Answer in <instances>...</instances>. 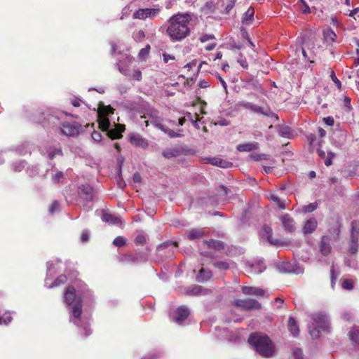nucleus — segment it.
Instances as JSON below:
<instances>
[{"label": "nucleus", "instance_id": "obj_1", "mask_svg": "<svg viewBox=\"0 0 359 359\" xmlns=\"http://www.w3.org/2000/svg\"><path fill=\"white\" fill-rule=\"evenodd\" d=\"M193 17L190 13H178L170 17L165 34L171 41H182L190 35Z\"/></svg>", "mask_w": 359, "mask_h": 359}, {"label": "nucleus", "instance_id": "obj_2", "mask_svg": "<svg viewBox=\"0 0 359 359\" xmlns=\"http://www.w3.org/2000/svg\"><path fill=\"white\" fill-rule=\"evenodd\" d=\"M248 343L263 358H271L274 355L275 344L266 334L261 332L252 333L248 337Z\"/></svg>", "mask_w": 359, "mask_h": 359}, {"label": "nucleus", "instance_id": "obj_3", "mask_svg": "<svg viewBox=\"0 0 359 359\" xmlns=\"http://www.w3.org/2000/svg\"><path fill=\"white\" fill-rule=\"evenodd\" d=\"M65 299L67 304L69 306L70 312L74 318L73 323L78 327L80 326V316L82 313V299L80 295L76 293V290L73 286H69L67 289L65 294Z\"/></svg>", "mask_w": 359, "mask_h": 359}, {"label": "nucleus", "instance_id": "obj_4", "mask_svg": "<svg viewBox=\"0 0 359 359\" xmlns=\"http://www.w3.org/2000/svg\"><path fill=\"white\" fill-rule=\"evenodd\" d=\"M141 118L143 119V121L140 123L142 126H144L145 127H147L150 123L157 128L164 132L171 138L180 137L182 136L181 130H179L178 132H175L162 124L163 119L158 116V112L157 111H153L150 114L141 116Z\"/></svg>", "mask_w": 359, "mask_h": 359}, {"label": "nucleus", "instance_id": "obj_5", "mask_svg": "<svg viewBox=\"0 0 359 359\" xmlns=\"http://www.w3.org/2000/svg\"><path fill=\"white\" fill-rule=\"evenodd\" d=\"M161 10L159 7L140 8L133 13V18L145 20L146 19H154L161 13Z\"/></svg>", "mask_w": 359, "mask_h": 359}, {"label": "nucleus", "instance_id": "obj_6", "mask_svg": "<svg viewBox=\"0 0 359 359\" xmlns=\"http://www.w3.org/2000/svg\"><path fill=\"white\" fill-rule=\"evenodd\" d=\"M313 326L320 327L321 330L327 332L330 328V319L325 313H313L311 316Z\"/></svg>", "mask_w": 359, "mask_h": 359}, {"label": "nucleus", "instance_id": "obj_7", "mask_svg": "<svg viewBox=\"0 0 359 359\" xmlns=\"http://www.w3.org/2000/svg\"><path fill=\"white\" fill-rule=\"evenodd\" d=\"M235 305L244 311L259 310L262 308V304L254 299H237Z\"/></svg>", "mask_w": 359, "mask_h": 359}, {"label": "nucleus", "instance_id": "obj_8", "mask_svg": "<svg viewBox=\"0 0 359 359\" xmlns=\"http://www.w3.org/2000/svg\"><path fill=\"white\" fill-rule=\"evenodd\" d=\"M79 196L84 201H92L94 197L93 189L89 185H82L79 187Z\"/></svg>", "mask_w": 359, "mask_h": 359}, {"label": "nucleus", "instance_id": "obj_9", "mask_svg": "<svg viewBox=\"0 0 359 359\" xmlns=\"http://www.w3.org/2000/svg\"><path fill=\"white\" fill-rule=\"evenodd\" d=\"M124 126L116 125L115 123L107 130V135L111 140L120 139L122 137V132L124 130Z\"/></svg>", "mask_w": 359, "mask_h": 359}, {"label": "nucleus", "instance_id": "obj_10", "mask_svg": "<svg viewBox=\"0 0 359 359\" xmlns=\"http://www.w3.org/2000/svg\"><path fill=\"white\" fill-rule=\"evenodd\" d=\"M189 315V310L185 306H180L174 315V320L179 325L182 324Z\"/></svg>", "mask_w": 359, "mask_h": 359}, {"label": "nucleus", "instance_id": "obj_11", "mask_svg": "<svg viewBox=\"0 0 359 359\" xmlns=\"http://www.w3.org/2000/svg\"><path fill=\"white\" fill-rule=\"evenodd\" d=\"M251 111L269 117H274L276 120L278 119V115L273 113L269 108H264L255 104H252Z\"/></svg>", "mask_w": 359, "mask_h": 359}, {"label": "nucleus", "instance_id": "obj_12", "mask_svg": "<svg viewBox=\"0 0 359 359\" xmlns=\"http://www.w3.org/2000/svg\"><path fill=\"white\" fill-rule=\"evenodd\" d=\"M330 238L329 236H324L321 238L320 243V251L324 256L328 255L331 252Z\"/></svg>", "mask_w": 359, "mask_h": 359}, {"label": "nucleus", "instance_id": "obj_13", "mask_svg": "<svg viewBox=\"0 0 359 359\" xmlns=\"http://www.w3.org/2000/svg\"><path fill=\"white\" fill-rule=\"evenodd\" d=\"M280 219L285 230L290 232L294 231V221L288 214L283 215Z\"/></svg>", "mask_w": 359, "mask_h": 359}, {"label": "nucleus", "instance_id": "obj_14", "mask_svg": "<svg viewBox=\"0 0 359 359\" xmlns=\"http://www.w3.org/2000/svg\"><path fill=\"white\" fill-rule=\"evenodd\" d=\"M241 290L244 294L256 297H262L265 293L263 289L255 287L243 286Z\"/></svg>", "mask_w": 359, "mask_h": 359}, {"label": "nucleus", "instance_id": "obj_15", "mask_svg": "<svg viewBox=\"0 0 359 359\" xmlns=\"http://www.w3.org/2000/svg\"><path fill=\"white\" fill-rule=\"evenodd\" d=\"M176 247L175 243L171 242H165L157 247V251L160 255H164L162 252L166 249H168V253L165 252V256L170 257L173 254V249Z\"/></svg>", "mask_w": 359, "mask_h": 359}, {"label": "nucleus", "instance_id": "obj_16", "mask_svg": "<svg viewBox=\"0 0 359 359\" xmlns=\"http://www.w3.org/2000/svg\"><path fill=\"white\" fill-rule=\"evenodd\" d=\"M210 292L209 290L203 288L200 285H193L188 288L187 294L189 295L198 296V295H205Z\"/></svg>", "mask_w": 359, "mask_h": 359}, {"label": "nucleus", "instance_id": "obj_17", "mask_svg": "<svg viewBox=\"0 0 359 359\" xmlns=\"http://www.w3.org/2000/svg\"><path fill=\"white\" fill-rule=\"evenodd\" d=\"M60 130L64 135L69 137L74 136L79 133L78 127L69 123L63 124Z\"/></svg>", "mask_w": 359, "mask_h": 359}, {"label": "nucleus", "instance_id": "obj_18", "mask_svg": "<svg viewBox=\"0 0 359 359\" xmlns=\"http://www.w3.org/2000/svg\"><path fill=\"white\" fill-rule=\"evenodd\" d=\"M317 228V221L314 218L308 219L303 227V232L305 234L313 233Z\"/></svg>", "mask_w": 359, "mask_h": 359}, {"label": "nucleus", "instance_id": "obj_19", "mask_svg": "<svg viewBox=\"0 0 359 359\" xmlns=\"http://www.w3.org/2000/svg\"><path fill=\"white\" fill-rule=\"evenodd\" d=\"M348 337L354 346H359V327H352L348 332Z\"/></svg>", "mask_w": 359, "mask_h": 359}, {"label": "nucleus", "instance_id": "obj_20", "mask_svg": "<svg viewBox=\"0 0 359 359\" xmlns=\"http://www.w3.org/2000/svg\"><path fill=\"white\" fill-rule=\"evenodd\" d=\"M130 142L135 147H146L148 145L147 141L139 135L130 136Z\"/></svg>", "mask_w": 359, "mask_h": 359}, {"label": "nucleus", "instance_id": "obj_21", "mask_svg": "<svg viewBox=\"0 0 359 359\" xmlns=\"http://www.w3.org/2000/svg\"><path fill=\"white\" fill-rule=\"evenodd\" d=\"M259 148L257 142H250L246 144H241L237 146V149L241 152H248L256 150Z\"/></svg>", "mask_w": 359, "mask_h": 359}, {"label": "nucleus", "instance_id": "obj_22", "mask_svg": "<svg viewBox=\"0 0 359 359\" xmlns=\"http://www.w3.org/2000/svg\"><path fill=\"white\" fill-rule=\"evenodd\" d=\"M287 327L290 332L292 334L293 337H295L299 335V326L297 324L295 319L292 316L289 318Z\"/></svg>", "mask_w": 359, "mask_h": 359}, {"label": "nucleus", "instance_id": "obj_23", "mask_svg": "<svg viewBox=\"0 0 359 359\" xmlns=\"http://www.w3.org/2000/svg\"><path fill=\"white\" fill-rule=\"evenodd\" d=\"M102 220L104 222L112 224H118L121 223V220L119 217L107 212H104L102 214Z\"/></svg>", "mask_w": 359, "mask_h": 359}, {"label": "nucleus", "instance_id": "obj_24", "mask_svg": "<svg viewBox=\"0 0 359 359\" xmlns=\"http://www.w3.org/2000/svg\"><path fill=\"white\" fill-rule=\"evenodd\" d=\"M147 254L136 252L135 255H128V260L133 263L144 262L147 260Z\"/></svg>", "mask_w": 359, "mask_h": 359}, {"label": "nucleus", "instance_id": "obj_25", "mask_svg": "<svg viewBox=\"0 0 359 359\" xmlns=\"http://www.w3.org/2000/svg\"><path fill=\"white\" fill-rule=\"evenodd\" d=\"M255 11L252 8L250 7L247 11L244 13L242 18V22L245 25H249L253 20Z\"/></svg>", "mask_w": 359, "mask_h": 359}, {"label": "nucleus", "instance_id": "obj_26", "mask_svg": "<svg viewBox=\"0 0 359 359\" xmlns=\"http://www.w3.org/2000/svg\"><path fill=\"white\" fill-rule=\"evenodd\" d=\"M203 235L204 233L202 229H192L187 232V236L190 240L201 238Z\"/></svg>", "mask_w": 359, "mask_h": 359}, {"label": "nucleus", "instance_id": "obj_27", "mask_svg": "<svg viewBox=\"0 0 359 359\" xmlns=\"http://www.w3.org/2000/svg\"><path fill=\"white\" fill-rule=\"evenodd\" d=\"M114 113V109L110 106H104V104H100L98 107L99 116H105Z\"/></svg>", "mask_w": 359, "mask_h": 359}, {"label": "nucleus", "instance_id": "obj_28", "mask_svg": "<svg viewBox=\"0 0 359 359\" xmlns=\"http://www.w3.org/2000/svg\"><path fill=\"white\" fill-rule=\"evenodd\" d=\"M210 162L213 165H217L221 168H229L232 163H229L223 159L219 158H212L210 160Z\"/></svg>", "mask_w": 359, "mask_h": 359}, {"label": "nucleus", "instance_id": "obj_29", "mask_svg": "<svg viewBox=\"0 0 359 359\" xmlns=\"http://www.w3.org/2000/svg\"><path fill=\"white\" fill-rule=\"evenodd\" d=\"M263 236H266L267 238V241L273 245L278 244L277 240H273L272 238V230L269 226H264L263 227Z\"/></svg>", "mask_w": 359, "mask_h": 359}, {"label": "nucleus", "instance_id": "obj_30", "mask_svg": "<svg viewBox=\"0 0 359 359\" xmlns=\"http://www.w3.org/2000/svg\"><path fill=\"white\" fill-rule=\"evenodd\" d=\"M212 276V273L210 271H207L204 269H201L197 276V280L198 282H203L209 280Z\"/></svg>", "mask_w": 359, "mask_h": 359}, {"label": "nucleus", "instance_id": "obj_31", "mask_svg": "<svg viewBox=\"0 0 359 359\" xmlns=\"http://www.w3.org/2000/svg\"><path fill=\"white\" fill-rule=\"evenodd\" d=\"M180 151L178 149H168L165 150L162 153V155L165 158H168V159L177 157L178 156H180Z\"/></svg>", "mask_w": 359, "mask_h": 359}, {"label": "nucleus", "instance_id": "obj_32", "mask_svg": "<svg viewBox=\"0 0 359 359\" xmlns=\"http://www.w3.org/2000/svg\"><path fill=\"white\" fill-rule=\"evenodd\" d=\"M252 271L255 273H261L266 269V265L263 261H258L256 263H254L251 265Z\"/></svg>", "mask_w": 359, "mask_h": 359}, {"label": "nucleus", "instance_id": "obj_33", "mask_svg": "<svg viewBox=\"0 0 359 359\" xmlns=\"http://www.w3.org/2000/svg\"><path fill=\"white\" fill-rule=\"evenodd\" d=\"M100 116L99 126L102 131L106 132L109 128L111 126V124L107 117L105 116Z\"/></svg>", "mask_w": 359, "mask_h": 359}, {"label": "nucleus", "instance_id": "obj_34", "mask_svg": "<svg viewBox=\"0 0 359 359\" xmlns=\"http://www.w3.org/2000/svg\"><path fill=\"white\" fill-rule=\"evenodd\" d=\"M206 243L209 248H215L217 250H220L224 248V243L219 241L211 239L206 241Z\"/></svg>", "mask_w": 359, "mask_h": 359}, {"label": "nucleus", "instance_id": "obj_35", "mask_svg": "<svg viewBox=\"0 0 359 359\" xmlns=\"http://www.w3.org/2000/svg\"><path fill=\"white\" fill-rule=\"evenodd\" d=\"M323 36L325 40L328 43H332L335 41L337 35L331 29H327L323 32Z\"/></svg>", "mask_w": 359, "mask_h": 359}, {"label": "nucleus", "instance_id": "obj_36", "mask_svg": "<svg viewBox=\"0 0 359 359\" xmlns=\"http://www.w3.org/2000/svg\"><path fill=\"white\" fill-rule=\"evenodd\" d=\"M278 269L280 273H290L292 271V265L289 262H282L278 265Z\"/></svg>", "mask_w": 359, "mask_h": 359}, {"label": "nucleus", "instance_id": "obj_37", "mask_svg": "<svg viewBox=\"0 0 359 359\" xmlns=\"http://www.w3.org/2000/svg\"><path fill=\"white\" fill-rule=\"evenodd\" d=\"M297 5L303 13L307 14L311 12L309 6L304 0H299Z\"/></svg>", "mask_w": 359, "mask_h": 359}, {"label": "nucleus", "instance_id": "obj_38", "mask_svg": "<svg viewBox=\"0 0 359 359\" xmlns=\"http://www.w3.org/2000/svg\"><path fill=\"white\" fill-rule=\"evenodd\" d=\"M269 198L275 202L277 205L278 206V208L281 210H285V203L280 200V198L276 196V195H274V194H271L269 197Z\"/></svg>", "mask_w": 359, "mask_h": 359}, {"label": "nucleus", "instance_id": "obj_39", "mask_svg": "<svg viewBox=\"0 0 359 359\" xmlns=\"http://www.w3.org/2000/svg\"><path fill=\"white\" fill-rule=\"evenodd\" d=\"M278 133L281 137L289 138L291 135V129L288 126H283L280 127Z\"/></svg>", "mask_w": 359, "mask_h": 359}, {"label": "nucleus", "instance_id": "obj_40", "mask_svg": "<svg viewBox=\"0 0 359 359\" xmlns=\"http://www.w3.org/2000/svg\"><path fill=\"white\" fill-rule=\"evenodd\" d=\"M213 265L220 270H226L229 267V265L226 262L221 261V260L214 261Z\"/></svg>", "mask_w": 359, "mask_h": 359}, {"label": "nucleus", "instance_id": "obj_41", "mask_svg": "<svg viewBox=\"0 0 359 359\" xmlns=\"http://www.w3.org/2000/svg\"><path fill=\"white\" fill-rule=\"evenodd\" d=\"M352 230H351V242L353 243H357L359 237V229H355L354 223L352 222Z\"/></svg>", "mask_w": 359, "mask_h": 359}, {"label": "nucleus", "instance_id": "obj_42", "mask_svg": "<svg viewBox=\"0 0 359 359\" xmlns=\"http://www.w3.org/2000/svg\"><path fill=\"white\" fill-rule=\"evenodd\" d=\"M67 281V277L65 275L60 276L48 287H53L64 284Z\"/></svg>", "mask_w": 359, "mask_h": 359}, {"label": "nucleus", "instance_id": "obj_43", "mask_svg": "<svg viewBox=\"0 0 359 359\" xmlns=\"http://www.w3.org/2000/svg\"><path fill=\"white\" fill-rule=\"evenodd\" d=\"M309 329L312 338H318L319 337L320 327L314 325L313 327L309 326Z\"/></svg>", "mask_w": 359, "mask_h": 359}, {"label": "nucleus", "instance_id": "obj_44", "mask_svg": "<svg viewBox=\"0 0 359 359\" xmlns=\"http://www.w3.org/2000/svg\"><path fill=\"white\" fill-rule=\"evenodd\" d=\"M126 242V241L125 238L123 236H118L114 240L113 244L117 247H122L125 245Z\"/></svg>", "mask_w": 359, "mask_h": 359}, {"label": "nucleus", "instance_id": "obj_45", "mask_svg": "<svg viewBox=\"0 0 359 359\" xmlns=\"http://www.w3.org/2000/svg\"><path fill=\"white\" fill-rule=\"evenodd\" d=\"M251 158L255 161L267 160L269 158V155L264 154H251Z\"/></svg>", "mask_w": 359, "mask_h": 359}, {"label": "nucleus", "instance_id": "obj_46", "mask_svg": "<svg viewBox=\"0 0 359 359\" xmlns=\"http://www.w3.org/2000/svg\"><path fill=\"white\" fill-rule=\"evenodd\" d=\"M317 208V205L315 203H310L303 207V211L304 212H312Z\"/></svg>", "mask_w": 359, "mask_h": 359}, {"label": "nucleus", "instance_id": "obj_47", "mask_svg": "<svg viewBox=\"0 0 359 359\" xmlns=\"http://www.w3.org/2000/svg\"><path fill=\"white\" fill-rule=\"evenodd\" d=\"M292 355L294 359H303L302 351L299 348H293Z\"/></svg>", "mask_w": 359, "mask_h": 359}, {"label": "nucleus", "instance_id": "obj_48", "mask_svg": "<svg viewBox=\"0 0 359 359\" xmlns=\"http://www.w3.org/2000/svg\"><path fill=\"white\" fill-rule=\"evenodd\" d=\"M253 103L246 101H240L237 103V106L243 107L251 111Z\"/></svg>", "mask_w": 359, "mask_h": 359}, {"label": "nucleus", "instance_id": "obj_49", "mask_svg": "<svg viewBox=\"0 0 359 359\" xmlns=\"http://www.w3.org/2000/svg\"><path fill=\"white\" fill-rule=\"evenodd\" d=\"M150 49V46L147 45L145 48H142L139 52V57L141 59H144L146 56L149 54V50Z\"/></svg>", "mask_w": 359, "mask_h": 359}, {"label": "nucleus", "instance_id": "obj_50", "mask_svg": "<svg viewBox=\"0 0 359 359\" xmlns=\"http://www.w3.org/2000/svg\"><path fill=\"white\" fill-rule=\"evenodd\" d=\"M62 151L60 149H50L48 152V156L49 158H50V159H53L56 155H62Z\"/></svg>", "mask_w": 359, "mask_h": 359}, {"label": "nucleus", "instance_id": "obj_51", "mask_svg": "<svg viewBox=\"0 0 359 359\" xmlns=\"http://www.w3.org/2000/svg\"><path fill=\"white\" fill-rule=\"evenodd\" d=\"M342 287L346 290H352L353 288V283L352 280L345 279L342 283Z\"/></svg>", "mask_w": 359, "mask_h": 359}, {"label": "nucleus", "instance_id": "obj_52", "mask_svg": "<svg viewBox=\"0 0 359 359\" xmlns=\"http://www.w3.org/2000/svg\"><path fill=\"white\" fill-rule=\"evenodd\" d=\"M335 156V154L332 152H328L327 156L325 158V164L326 166L332 165V159Z\"/></svg>", "mask_w": 359, "mask_h": 359}, {"label": "nucleus", "instance_id": "obj_53", "mask_svg": "<svg viewBox=\"0 0 359 359\" xmlns=\"http://www.w3.org/2000/svg\"><path fill=\"white\" fill-rule=\"evenodd\" d=\"M25 167V163L24 161L16 163L13 165V170L17 172H20Z\"/></svg>", "mask_w": 359, "mask_h": 359}, {"label": "nucleus", "instance_id": "obj_54", "mask_svg": "<svg viewBox=\"0 0 359 359\" xmlns=\"http://www.w3.org/2000/svg\"><path fill=\"white\" fill-rule=\"evenodd\" d=\"M330 77H331L332 81L336 84L337 88L341 89V81L337 78L335 73L333 71L331 72Z\"/></svg>", "mask_w": 359, "mask_h": 359}, {"label": "nucleus", "instance_id": "obj_55", "mask_svg": "<svg viewBox=\"0 0 359 359\" xmlns=\"http://www.w3.org/2000/svg\"><path fill=\"white\" fill-rule=\"evenodd\" d=\"M63 172L61 171L57 172L54 175L52 176V180L55 183H58L60 180L63 177Z\"/></svg>", "mask_w": 359, "mask_h": 359}, {"label": "nucleus", "instance_id": "obj_56", "mask_svg": "<svg viewBox=\"0 0 359 359\" xmlns=\"http://www.w3.org/2000/svg\"><path fill=\"white\" fill-rule=\"evenodd\" d=\"M59 207H60L59 203L57 201H54L52 203V204H51V205H50V207L49 208V212L50 214H53L55 211L58 210Z\"/></svg>", "mask_w": 359, "mask_h": 359}, {"label": "nucleus", "instance_id": "obj_57", "mask_svg": "<svg viewBox=\"0 0 359 359\" xmlns=\"http://www.w3.org/2000/svg\"><path fill=\"white\" fill-rule=\"evenodd\" d=\"M236 3V0H228L227 4L225 7V13H229L231 10L233 8Z\"/></svg>", "mask_w": 359, "mask_h": 359}, {"label": "nucleus", "instance_id": "obj_58", "mask_svg": "<svg viewBox=\"0 0 359 359\" xmlns=\"http://www.w3.org/2000/svg\"><path fill=\"white\" fill-rule=\"evenodd\" d=\"M237 61L243 68H245V69L248 68V65L247 60L245 57H243V55H240Z\"/></svg>", "mask_w": 359, "mask_h": 359}, {"label": "nucleus", "instance_id": "obj_59", "mask_svg": "<svg viewBox=\"0 0 359 359\" xmlns=\"http://www.w3.org/2000/svg\"><path fill=\"white\" fill-rule=\"evenodd\" d=\"M91 137L93 140L96 142H100L102 140V135L100 132L93 131L91 134Z\"/></svg>", "mask_w": 359, "mask_h": 359}, {"label": "nucleus", "instance_id": "obj_60", "mask_svg": "<svg viewBox=\"0 0 359 359\" xmlns=\"http://www.w3.org/2000/svg\"><path fill=\"white\" fill-rule=\"evenodd\" d=\"M135 243L143 245L146 243V237L143 235H138L135 238Z\"/></svg>", "mask_w": 359, "mask_h": 359}, {"label": "nucleus", "instance_id": "obj_61", "mask_svg": "<svg viewBox=\"0 0 359 359\" xmlns=\"http://www.w3.org/2000/svg\"><path fill=\"white\" fill-rule=\"evenodd\" d=\"M215 124L221 126H229L230 123L225 118H219L216 121Z\"/></svg>", "mask_w": 359, "mask_h": 359}, {"label": "nucleus", "instance_id": "obj_62", "mask_svg": "<svg viewBox=\"0 0 359 359\" xmlns=\"http://www.w3.org/2000/svg\"><path fill=\"white\" fill-rule=\"evenodd\" d=\"M163 57L165 63H168L170 60H174L175 59L173 55L168 53H163Z\"/></svg>", "mask_w": 359, "mask_h": 359}, {"label": "nucleus", "instance_id": "obj_63", "mask_svg": "<svg viewBox=\"0 0 359 359\" xmlns=\"http://www.w3.org/2000/svg\"><path fill=\"white\" fill-rule=\"evenodd\" d=\"M323 121L325 124H327V126H332L334 125V122L333 118L331 116H327V117L323 118Z\"/></svg>", "mask_w": 359, "mask_h": 359}, {"label": "nucleus", "instance_id": "obj_64", "mask_svg": "<svg viewBox=\"0 0 359 359\" xmlns=\"http://www.w3.org/2000/svg\"><path fill=\"white\" fill-rule=\"evenodd\" d=\"M90 235L88 231H83L81 235V240L83 242H86L89 240Z\"/></svg>", "mask_w": 359, "mask_h": 359}]
</instances>
